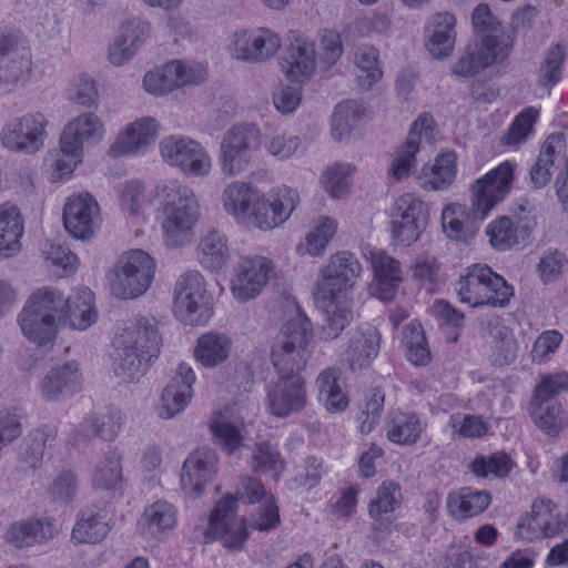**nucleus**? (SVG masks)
<instances>
[{
    "mask_svg": "<svg viewBox=\"0 0 568 568\" xmlns=\"http://www.w3.org/2000/svg\"><path fill=\"white\" fill-rule=\"evenodd\" d=\"M109 525L99 510L87 508L80 511L72 529V539L78 544H95L109 534Z\"/></svg>",
    "mask_w": 568,
    "mask_h": 568,
    "instance_id": "obj_42",
    "label": "nucleus"
},
{
    "mask_svg": "<svg viewBox=\"0 0 568 568\" xmlns=\"http://www.w3.org/2000/svg\"><path fill=\"white\" fill-rule=\"evenodd\" d=\"M201 264L212 271L221 270L229 257V248L224 235L216 231L205 234L199 244Z\"/></svg>",
    "mask_w": 568,
    "mask_h": 568,
    "instance_id": "obj_45",
    "label": "nucleus"
},
{
    "mask_svg": "<svg viewBox=\"0 0 568 568\" xmlns=\"http://www.w3.org/2000/svg\"><path fill=\"white\" fill-rule=\"evenodd\" d=\"M263 498H265V505L260 508L258 517L252 521L251 526L261 531L274 529L280 524L278 508L272 497L266 496L260 479L243 477L236 495H227L215 505L209 518L205 536L220 540L231 551L242 550L248 531L245 518L236 515L237 500L255 504Z\"/></svg>",
    "mask_w": 568,
    "mask_h": 568,
    "instance_id": "obj_1",
    "label": "nucleus"
},
{
    "mask_svg": "<svg viewBox=\"0 0 568 568\" xmlns=\"http://www.w3.org/2000/svg\"><path fill=\"white\" fill-rule=\"evenodd\" d=\"M118 343L128 345L136 352L150 357H158L161 347V336L153 323L148 318H139L136 323L126 328L120 336Z\"/></svg>",
    "mask_w": 568,
    "mask_h": 568,
    "instance_id": "obj_36",
    "label": "nucleus"
},
{
    "mask_svg": "<svg viewBox=\"0 0 568 568\" xmlns=\"http://www.w3.org/2000/svg\"><path fill=\"white\" fill-rule=\"evenodd\" d=\"M428 205L412 194L399 196L392 213V241L397 246L408 247L416 243L427 227Z\"/></svg>",
    "mask_w": 568,
    "mask_h": 568,
    "instance_id": "obj_9",
    "label": "nucleus"
},
{
    "mask_svg": "<svg viewBox=\"0 0 568 568\" xmlns=\"http://www.w3.org/2000/svg\"><path fill=\"white\" fill-rule=\"evenodd\" d=\"M313 327L310 320L296 306L275 336L271 362L280 378L302 377L312 355Z\"/></svg>",
    "mask_w": 568,
    "mask_h": 568,
    "instance_id": "obj_3",
    "label": "nucleus"
},
{
    "mask_svg": "<svg viewBox=\"0 0 568 568\" xmlns=\"http://www.w3.org/2000/svg\"><path fill=\"white\" fill-rule=\"evenodd\" d=\"M381 335L371 326H361L352 334L349 345L346 348V361L353 371L367 366L379 351Z\"/></svg>",
    "mask_w": 568,
    "mask_h": 568,
    "instance_id": "obj_30",
    "label": "nucleus"
},
{
    "mask_svg": "<svg viewBox=\"0 0 568 568\" xmlns=\"http://www.w3.org/2000/svg\"><path fill=\"white\" fill-rule=\"evenodd\" d=\"M281 47L280 37L266 28L242 30L232 36L230 53L236 60L260 63L272 58Z\"/></svg>",
    "mask_w": 568,
    "mask_h": 568,
    "instance_id": "obj_19",
    "label": "nucleus"
},
{
    "mask_svg": "<svg viewBox=\"0 0 568 568\" xmlns=\"http://www.w3.org/2000/svg\"><path fill=\"white\" fill-rule=\"evenodd\" d=\"M491 501L489 493L474 491L463 488L458 494H450L447 499V509L450 516L457 520L481 514Z\"/></svg>",
    "mask_w": 568,
    "mask_h": 568,
    "instance_id": "obj_39",
    "label": "nucleus"
},
{
    "mask_svg": "<svg viewBox=\"0 0 568 568\" xmlns=\"http://www.w3.org/2000/svg\"><path fill=\"white\" fill-rule=\"evenodd\" d=\"M300 202L296 191L282 186L271 199L246 182H232L223 191V207L237 222L263 231L283 224Z\"/></svg>",
    "mask_w": 568,
    "mask_h": 568,
    "instance_id": "obj_2",
    "label": "nucleus"
},
{
    "mask_svg": "<svg viewBox=\"0 0 568 568\" xmlns=\"http://www.w3.org/2000/svg\"><path fill=\"white\" fill-rule=\"evenodd\" d=\"M156 196L164 213L162 229L166 245H185L200 215V205L194 192L179 181H168L156 186Z\"/></svg>",
    "mask_w": 568,
    "mask_h": 568,
    "instance_id": "obj_4",
    "label": "nucleus"
},
{
    "mask_svg": "<svg viewBox=\"0 0 568 568\" xmlns=\"http://www.w3.org/2000/svg\"><path fill=\"white\" fill-rule=\"evenodd\" d=\"M121 426V412L112 408L103 415L90 416L84 419L78 427V434L84 438L100 437L104 440H113Z\"/></svg>",
    "mask_w": 568,
    "mask_h": 568,
    "instance_id": "obj_44",
    "label": "nucleus"
},
{
    "mask_svg": "<svg viewBox=\"0 0 568 568\" xmlns=\"http://www.w3.org/2000/svg\"><path fill=\"white\" fill-rule=\"evenodd\" d=\"M154 272L153 258L142 250H133L118 261L111 292L121 300L136 298L149 290Z\"/></svg>",
    "mask_w": 568,
    "mask_h": 568,
    "instance_id": "obj_5",
    "label": "nucleus"
},
{
    "mask_svg": "<svg viewBox=\"0 0 568 568\" xmlns=\"http://www.w3.org/2000/svg\"><path fill=\"white\" fill-rule=\"evenodd\" d=\"M202 80L194 70L179 60L171 61L162 67L149 71L143 79L145 90L154 95H162L175 88Z\"/></svg>",
    "mask_w": 568,
    "mask_h": 568,
    "instance_id": "obj_26",
    "label": "nucleus"
},
{
    "mask_svg": "<svg viewBox=\"0 0 568 568\" xmlns=\"http://www.w3.org/2000/svg\"><path fill=\"white\" fill-rule=\"evenodd\" d=\"M494 362L497 365H506L514 361L517 343L511 331L506 326L495 327L494 333Z\"/></svg>",
    "mask_w": 568,
    "mask_h": 568,
    "instance_id": "obj_63",
    "label": "nucleus"
},
{
    "mask_svg": "<svg viewBox=\"0 0 568 568\" xmlns=\"http://www.w3.org/2000/svg\"><path fill=\"white\" fill-rule=\"evenodd\" d=\"M325 311V320L321 327V336L335 339L353 321V311L347 298H332V302L316 301Z\"/></svg>",
    "mask_w": 568,
    "mask_h": 568,
    "instance_id": "obj_40",
    "label": "nucleus"
},
{
    "mask_svg": "<svg viewBox=\"0 0 568 568\" xmlns=\"http://www.w3.org/2000/svg\"><path fill=\"white\" fill-rule=\"evenodd\" d=\"M158 131L159 124L153 118L145 116L139 119L119 135L116 142L111 148V152L114 155L135 153L140 149L153 143L156 140Z\"/></svg>",
    "mask_w": 568,
    "mask_h": 568,
    "instance_id": "obj_29",
    "label": "nucleus"
},
{
    "mask_svg": "<svg viewBox=\"0 0 568 568\" xmlns=\"http://www.w3.org/2000/svg\"><path fill=\"white\" fill-rule=\"evenodd\" d=\"M82 375L75 363L58 365L48 372L39 383V390L45 400H58L77 393L81 387Z\"/></svg>",
    "mask_w": 568,
    "mask_h": 568,
    "instance_id": "obj_28",
    "label": "nucleus"
},
{
    "mask_svg": "<svg viewBox=\"0 0 568 568\" xmlns=\"http://www.w3.org/2000/svg\"><path fill=\"white\" fill-rule=\"evenodd\" d=\"M488 58L480 57L476 44L468 43L450 68L456 77L471 78L487 68Z\"/></svg>",
    "mask_w": 568,
    "mask_h": 568,
    "instance_id": "obj_56",
    "label": "nucleus"
},
{
    "mask_svg": "<svg viewBox=\"0 0 568 568\" xmlns=\"http://www.w3.org/2000/svg\"><path fill=\"white\" fill-rule=\"evenodd\" d=\"M490 244L500 251L519 243L520 232L514 221L504 215L491 222L486 230Z\"/></svg>",
    "mask_w": 568,
    "mask_h": 568,
    "instance_id": "obj_54",
    "label": "nucleus"
},
{
    "mask_svg": "<svg viewBox=\"0 0 568 568\" xmlns=\"http://www.w3.org/2000/svg\"><path fill=\"white\" fill-rule=\"evenodd\" d=\"M568 389V373H555L541 376L534 394L535 403L547 404L562 392Z\"/></svg>",
    "mask_w": 568,
    "mask_h": 568,
    "instance_id": "obj_62",
    "label": "nucleus"
},
{
    "mask_svg": "<svg viewBox=\"0 0 568 568\" xmlns=\"http://www.w3.org/2000/svg\"><path fill=\"white\" fill-rule=\"evenodd\" d=\"M481 274L484 275V305L504 307L508 304L510 297L514 295L513 286L508 285L500 275L493 272L488 265H481Z\"/></svg>",
    "mask_w": 568,
    "mask_h": 568,
    "instance_id": "obj_52",
    "label": "nucleus"
},
{
    "mask_svg": "<svg viewBox=\"0 0 568 568\" xmlns=\"http://www.w3.org/2000/svg\"><path fill=\"white\" fill-rule=\"evenodd\" d=\"M318 398L327 410H343L348 404L347 397L343 394L339 385V372L335 368H326L316 381Z\"/></svg>",
    "mask_w": 568,
    "mask_h": 568,
    "instance_id": "obj_46",
    "label": "nucleus"
},
{
    "mask_svg": "<svg viewBox=\"0 0 568 568\" xmlns=\"http://www.w3.org/2000/svg\"><path fill=\"white\" fill-rule=\"evenodd\" d=\"M104 135L102 121L92 112H85L72 119L64 128L60 148L62 152L77 154L83 152L84 144L97 143Z\"/></svg>",
    "mask_w": 568,
    "mask_h": 568,
    "instance_id": "obj_24",
    "label": "nucleus"
},
{
    "mask_svg": "<svg viewBox=\"0 0 568 568\" xmlns=\"http://www.w3.org/2000/svg\"><path fill=\"white\" fill-rule=\"evenodd\" d=\"M568 530V510L562 511L549 499H538L532 504L531 514L521 517L516 536L531 541L538 538L555 537Z\"/></svg>",
    "mask_w": 568,
    "mask_h": 568,
    "instance_id": "obj_13",
    "label": "nucleus"
},
{
    "mask_svg": "<svg viewBox=\"0 0 568 568\" xmlns=\"http://www.w3.org/2000/svg\"><path fill=\"white\" fill-rule=\"evenodd\" d=\"M514 173V165L506 161L476 181L471 187V203L477 217L485 219L509 194Z\"/></svg>",
    "mask_w": 568,
    "mask_h": 568,
    "instance_id": "obj_14",
    "label": "nucleus"
},
{
    "mask_svg": "<svg viewBox=\"0 0 568 568\" xmlns=\"http://www.w3.org/2000/svg\"><path fill=\"white\" fill-rule=\"evenodd\" d=\"M163 160L179 168L189 176H205L211 171V158L204 148L193 139L171 135L160 143Z\"/></svg>",
    "mask_w": 568,
    "mask_h": 568,
    "instance_id": "obj_12",
    "label": "nucleus"
},
{
    "mask_svg": "<svg viewBox=\"0 0 568 568\" xmlns=\"http://www.w3.org/2000/svg\"><path fill=\"white\" fill-rule=\"evenodd\" d=\"M361 272L362 266L353 253L342 252L332 256L316 283L315 300L329 303L332 298H347V290L354 286Z\"/></svg>",
    "mask_w": 568,
    "mask_h": 568,
    "instance_id": "obj_10",
    "label": "nucleus"
},
{
    "mask_svg": "<svg viewBox=\"0 0 568 568\" xmlns=\"http://www.w3.org/2000/svg\"><path fill=\"white\" fill-rule=\"evenodd\" d=\"M273 263L265 256L241 257L231 281V291L239 302H247L261 294L270 281Z\"/></svg>",
    "mask_w": 568,
    "mask_h": 568,
    "instance_id": "obj_18",
    "label": "nucleus"
},
{
    "mask_svg": "<svg viewBox=\"0 0 568 568\" xmlns=\"http://www.w3.org/2000/svg\"><path fill=\"white\" fill-rule=\"evenodd\" d=\"M48 124L42 112H29L4 124L0 132L1 143L10 151L34 154L44 145Z\"/></svg>",
    "mask_w": 568,
    "mask_h": 568,
    "instance_id": "obj_11",
    "label": "nucleus"
},
{
    "mask_svg": "<svg viewBox=\"0 0 568 568\" xmlns=\"http://www.w3.org/2000/svg\"><path fill=\"white\" fill-rule=\"evenodd\" d=\"M481 265L475 264L467 268V273L456 284V292L463 303L473 307L484 305Z\"/></svg>",
    "mask_w": 568,
    "mask_h": 568,
    "instance_id": "obj_53",
    "label": "nucleus"
},
{
    "mask_svg": "<svg viewBox=\"0 0 568 568\" xmlns=\"http://www.w3.org/2000/svg\"><path fill=\"white\" fill-rule=\"evenodd\" d=\"M194 382L193 369L185 363H181L175 376L162 392L158 415L163 419H169L184 410L193 396Z\"/></svg>",
    "mask_w": 568,
    "mask_h": 568,
    "instance_id": "obj_23",
    "label": "nucleus"
},
{
    "mask_svg": "<svg viewBox=\"0 0 568 568\" xmlns=\"http://www.w3.org/2000/svg\"><path fill=\"white\" fill-rule=\"evenodd\" d=\"M473 209L470 212L459 204L446 206L442 213V225L446 235L454 241L468 242L478 230L477 223L481 221Z\"/></svg>",
    "mask_w": 568,
    "mask_h": 568,
    "instance_id": "obj_34",
    "label": "nucleus"
},
{
    "mask_svg": "<svg viewBox=\"0 0 568 568\" xmlns=\"http://www.w3.org/2000/svg\"><path fill=\"white\" fill-rule=\"evenodd\" d=\"M150 33L149 22L133 18L121 26L120 36L110 45L108 59L111 64L121 67L130 61Z\"/></svg>",
    "mask_w": 568,
    "mask_h": 568,
    "instance_id": "obj_27",
    "label": "nucleus"
},
{
    "mask_svg": "<svg viewBox=\"0 0 568 568\" xmlns=\"http://www.w3.org/2000/svg\"><path fill=\"white\" fill-rule=\"evenodd\" d=\"M49 537H51L50 525L44 526L39 519L16 523L7 532V539L19 548L40 544Z\"/></svg>",
    "mask_w": 568,
    "mask_h": 568,
    "instance_id": "obj_49",
    "label": "nucleus"
},
{
    "mask_svg": "<svg viewBox=\"0 0 568 568\" xmlns=\"http://www.w3.org/2000/svg\"><path fill=\"white\" fill-rule=\"evenodd\" d=\"M32 75L29 50L11 37H0V94L24 87Z\"/></svg>",
    "mask_w": 568,
    "mask_h": 568,
    "instance_id": "obj_17",
    "label": "nucleus"
},
{
    "mask_svg": "<svg viewBox=\"0 0 568 568\" xmlns=\"http://www.w3.org/2000/svg\"><path fill=\"white\" fill-rule=\"evenodd\" d=\"M261 132L253 124H237L223 135L219 161L225 175H236L245 171L261 145Z\"/></svg>",
    "mask_w": 568,
    "mask_h": 568,
    "instance_id": "obj_7",
    "label": "nucleus"
},
{
    "mask_svg": "<svg viewBox=\"0 0 568 568\" xmlns=\"http://www.w3.org/2000/svg\"><path fill=\"white\" fill-rule=\"evenodd\" d=\"M209 427L217 440V444L221 445L227 454H232L242 446V429L244 425L241 420H232L229 409L214 413Z\"/></svg>",
    "mask_w": 568,
    "mask_h": 568,
    "instance_id": "obj_41",
    "label": "nucleus"
},
{
    "mask_svg": "<svg viewBox=\"0 0 568 568\" xmlns=\"http://www.w3.org/2000/svg\"><path fill=\"white\" fill-rule=\"evenodd\" d=\"M118 353L114 362V373L125 383L139 381L148 369L152 357L136 352L128 345L118 343Z\"/></svg>",
    "mask_w": 568,
    "mask_h": 568,
    "instance_id": "obj_43",
    "label": "nucleus"
},
{
    "mask_svg": "<svg viewBox=\"0 0 568 568\" xmlns=\"http://www.w3.org/2000/svg\"><path fill=\"white\" fill-rule=\"evenodd\" d=\"M566 52L560 44H556L547 51L544 62L539 68V83L541 85H555L561 79V65L565 61Z\"/></svg>",
    "mask_w": 568,
    "mask_h": 568,
    "instance_id": "obj_60",
    "label": "nucleus"
},
{
    "mask_svg": "<svg viewBox=\"0 0 568 568\" xmlns=\"http://www.w3.org/2000/svg\"><path fill=\"white\" fill-rule=\"evenodd\" d=\"M369 260L374 272L371 294L383 302L393 301L403 282L400 263L384 251H371Z\"/></svg>",
    "mask_w": 568,
    "mask_h": 568,
    "instance_id": "obj_22",
    "label": "nucleus"
},
{
    "mask_svg": "<svg viewBox=\"0 0 568 568\" xmlns=\"http://www.w3.org/2000/svg\"><path fill=\"white\" fill-rule=\"evenodd\" d=\"M349 174L347 165L335 164L328 168L323 175L326 192L334 199L345 197L349 191Z\"/></svg>",
    "mask_w": 568,
    "mask_h": 568,
    "instance_id": "obj_64",
    "label": "nucleus"
},
{
    "mask_svg": "<svg viewBox=\"0 0 568 568\" xmlns=\"http://www.w3.org/2000/svg\"><path fill=\"white\" fill-rule=\"evenodd\" d=\"M24 222L16 205L0 206V258L14 256L21 250Z\"/></svg>",
    "mask_w": 568,
    "mask_h": 568,
    "instance_id": "obj_33",
    "label": "nucleus"
},
{
    "mask_svg": "<svg viewBox=\"0 0 568 568\" xmlns=\"http://www.w3.org/2000/svg\"><path fill=\"white\" fill-rule=\"evenodd\" d=\"M55 437L57 429L54 426L43 425L32 429L24 438L22 462L30 468L39 467L43 459L47 443Z\"/></svg>",
    "mask_w": 568,
    "mask_h": 568,
    "instance_id": "obj_50",
    "label": "nucleus"
},
{
    "mask_svg": "<svg viewBox=\"0 0 568 568\" xmlns=\"http://www.w3.org/2000/svg\"><path fill=\"white\" fill-rule=\"evenodd\" d=\"M50 288L42 287L33 293L19 316L23 335L39 345L51 342L57 334L59 318Z\"/></svg>",
    "mask_w": 568,
    "mask_h": 568,
    "instance_id": "obj_8",
    "label": "nucleus"
},
{
    "mask_svg": "<svg viewBox=\"0 0 568 568\" xmlns=\"http://www.w3.org/2000/svg\"><path fill=\"white\" fill-rule=\"evenodd\" d=\"M419 148L415 140L406 139L405 143L394 153L389 173L396 181L407 178L416 166V153Z\"/></svg>",
    "mask_w": 568,
    "mask_h": 568,
    "instance_id": "obj_58",
    "label": "nucleus"
},
{
    "mask_svg": "<svg viewBox=\"0 0 568 568\" xmlns=\"http://www.w3.org/2000/svg\"><path fill=\"white\" fill-rule=\"evenodd\" d=\"M514 173V165L506 161L476 181L471 187V203L477 217L485 219L509 194Z\"/></svg>",
    "mask_w": 568,
    "mask_h": 568,
    "instance_id": "obj_15",
    "label": "nucleus"
},
{
    "mask_svg": "<svg viewBox=\"0 0 568 568\" xmlns=\"http://www.w3.org/2000/svg\"><path fill=\"white\" fill-rule=\"evenodd\" d=\"M233 348V342L223 333L202 334L194 348V357L204 367H215L224 363Z\"/></svg>",
    "mask_w": 568,
    "mask_h": 568,
    "instance_id": "obj_38",
    "label": "nucleus"
},
{
    "mask_svg": "<svg viewBox=\"0 0 568 568\" xmlns=\"http://www.w3.org/2000/svg\"><path fill=\"white\" fill-rule=\"evenodd\" d=\"M358 118V105L347 101L336 105L332 116V134L335 140H342L353 130Z\"/></svg>",
    "mask_w": 568,
    "mask_h": 568,
    "instance_id": "obj_61",
    "label": "nucleus"
},
{
    "mask_svg": "<svg viewBox=\"0 0 568 568\" xmlns=\"http://www.w3.org/2000/svg\"><path fill=\"white\" fill-rule=\"evenodd\" d=\"M270 409L277 417H287L301 412L306 405L303 377L280 378L267 394Z\"/></svg>",
    "mask_w": 568,
    "mask_h": 568,
    "instance_id": "obj_25",
    "label": "nucleus"
},
{
    "mask_svg": "<svg viewBox=\"0 0 568 568\" xmlns=\"http://www.w3.org/2000/svg\"><path fill=\"white\" fill-rule=\"evenodd\" d=\"M141 524L145 525L143 532L156 537L166 529H171L175 526V509L168 501L158 500L145 508Z\"/></svg>",
    "mask_w": 568,
    "mask_h": 568,
    "instance_id": "obj_48",
    "label": "nucleus"
},
{
    "mask_svg": "<svg viewBox=\"0 0 568 568\" xmlns=\"http://www.w3.org/2000/svg\"><path fill=\"white\" fill-rule=\"evenodd\" d=\"M99 204L88 193L69 199L63 210L65 230L77 240L93 236L99 221Z\"/></svg>",
    "mask_w": 568,
    "mask_h": 568,
    "instance_id": "obj_20",
    "label": "nucleus"
},
{
    "mask_svg": "<svg viewBox=\"0 0 568 568\" xmlns=\"http://www.w3.org/2000/svg\"><path fill=\"white\" fill-rule=\"evenodd\" d=\"M423 433V426L416 414L395 415L387 430V438L399 445L415 444Z\"/></svg>",
    "mask_w": 568,
    "mask_h": 568,
    "instance_id": "obj_51",
    "label": "nucleus"
},
{
    "mask_svg": "<svg viewBox=\"0 0 568 568\" xmlns=\"http://www.w3.org/2000/svg\"><path fill=\"white\" fill-rule=\"evenodd\" d=\"M513 467L510 457L505 453H495L486 456H477L470 464L471 471L477 477H487L493 474L497 477L508 475Z\"/></svg>",
    "mask_w": 568,
    "mask_h": 568,
    "instance_id": "obj_57",
    "label": "nucleus"
},
{
    "mask_svg": "<svg viewBox=\"0 0 568 568\" xmlns=\"http://www.w3.org/2000/svg\"><path fill=\"white\" fill-rule=\"evenodd\" d=\"M51 298L59 323L73 329L85 331L98 321L93 292L88 287L78 288L69 297L55 288H50Z\"/></svg>",
    "mask_w": 568,
    "mask_h": 568,
    "instance_id": "obj_16",
    "label": "nucleus"
},
{
    "mask_svg": "<svg viewBox=\"0 0 568 568\" xmlns=\"http://www.w3.org/2000/svg\"><path fill=\"white\" fill-rule=\"evenodd\" d=\"M281 65L288 78L308 77L315 70L314 44L304 38H295L287 47Z\"/></svg>",
    "mask_w": 568,
    "mask_h": 568,
    "instance_id": "obj_35",
    "label": "nucleus"
},
{
    "mask_svg": "<svg viewBox=\"0 0 568 568\" xmlns=\"http://www.w3.org/2000/svg\"><path fill=\"white\" fill-rule=\"evenodd\" d=\"M456 18L452 13L440 12L434 16L432 32L426 42L429 53L436 59L448 58L456 42Z\"/></svg>",
    "mask_w": 568,
    "mask_h": 568,
    "instance_id": "obj_37",
    "label": "nucleus"
},
{
    "mask_svg": "<svg viewBox=\"0 0 568 568\" xmlns=\"http://www.w3.org/2000/svg\"><path fill=\"white\" fill-rule=\"evenodd\" d=\"M219 458L209 449H199L192 453L184 462L181 471V486L191 497L202 495L204 486L216 474Z\"/></svg>",
    "mask_w": 568,
    "mask_h": 568,
    "instance_id": "obj_21",
    "label": "nucleus"
},
{
    "mask_svg": "<svg viewBox=\"0 0 568 568\" xmlns=\"http://www.w3.org/2000/svg\"><path fill=\"white\" fill-rule=\"evenodd\" d=\"M457 156L453 151L438 154L435 162L424 165L417 175L418 184L428 191H443L448 189L456 179Z\"/></svg>",
    "mask_w": 568,
    "mask_h": 568,
    "instance_id": "obj_31",
    "label": "nucleus"
},
{
    "mask_svg": "<svg viewBox=\"0 0 568 568\" xmlns=\"http://www.w3.org/2000/svg\"><path fill=\"white\" fill-rule=\"evenodd\" d=\"M173 312L186 325H200L211 317L210 297L200 272L187 271L176 280Z\"/></svg>",
    "mask_w": 568,
    "mask_h": 568,
    "instance_id": "obj_6",
    "label": "nucleus"
},
{
    "mask_svg": "<svg viewBox=\"0 0 568 568\" xmlns=\"http://www.w3.org/2000/svg\"><path fill=\"white\" fill-rule=\"evenodd\" d=\"M402 498L400 486L393 481H384L376 490V496L368 504V515L375 530H387L390 517L399 506Z\"/></svg>",
    "mask_w": 568,
    "mask_h": 568,
    "instance_id": "obj_32",
    "label": "nucleus"
},
{
    "mask_svg": "<svg viewBox=\"0 0 568 568\" xmlns=\"http://www.w3.org/2000/svg\"><path fill=\"white\" fill-rule=\"evenodd\" d=\"M530 415L536 425L549 435H557L568 425V413L562 409L560 403L547 404L532 400Z\"/></svg>",
    "mask_w": 568,
    "mask_h": 568,
    "instance_id": "obj_47",
    "label": "nucleus"
},
{
    "mask_svg": "<svg viewBox=\"0 0 568 568\" xmlns=\"http://www.w3.org/2000/svg\"><path fill=\"white\" fill-rule=\"evenodd\" d=\"M554 155L555 148L551 143L547 142L529 170V181L532 189L540 190L550 182Z\"/></svg>",
    "mask_w": 568,
    "mask_h": 568,
    "instance_id": "obj_59",
    "label": "nucleus"
},
{
    "mask_svg": "<svg viewBox=\"0 0 568 568\" xmlns=\"http://www.w3.org/2000/svg\"><path fill=\"white\" fill-rule=\"evenodd\" d=\"M122 479L120 456L109 452L94 469L92 483L101 489L114 488Z\"/></svg>",
    "mask_w": 568,
    "mask_h": 568,
    "instance_id": "obj_55",
    "label": "nucleus"
}]
</instances>
